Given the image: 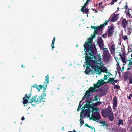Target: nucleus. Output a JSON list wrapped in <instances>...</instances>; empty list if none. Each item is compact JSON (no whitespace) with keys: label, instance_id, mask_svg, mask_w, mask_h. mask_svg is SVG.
I'll list each match as a JSON object with an SVG mask.
<instances>
[{"label":"nucleus","instance_id":"a878e982","mask_svg":"<svg viewBox=\"0 0 132 132\" xmlns=\"http://www.w3.org/2000/svg\"><path fill=\"white\" fill-rule=\"evenodd\" d=\"M114 78H110L108 80V81L107 82H114Z\"/></svg>","mask_w":132,"mask_h":132},{"label":"nucleus","instance_id":"c85d7f7f","mask_svg":"<svg viewBox=\"0 0 132 132\" xmlns=\"http://www.w3.org/2000/svg\"><path fill=\"white\" fill-rule=\"evenodd\" d=\"M47 83H45L42 85V88H43L45 90L47 85Z\"/></svg>","mask_w":132,"mask_h":132},{"label":"nucleus","instance_id":"3c124183","mask_svg":"<svg viewBox=\"0 0 132 132\" xmlns=\"http://www.w3.org/2000/svg\"><path fill=\"white\" fill-rule=\"evenodd\" d=\"M92 10H93L94 11V12L95 13H97L98 12V11L95 9H92Z\"/></svg>","mask_w":132,"mask_h":132},{"label":"nucleus","instance_id":"4be33fe9","mask_svg":"<svg viewBox=\"0 0 132 132\" xmlns=\"http://www.w3.org/2000/svg\"><path fill=\"white\" fill-rule=\"evenodd\" d=\"M100 123L102 124V125L101 126H103L104 127L106 126H108L107 124L106 123V122L105 121H100Z\"/></svg>","mask_w":132,"mask_h":132},{"label":"nucleus","instance_id":"69168bd1","mask_svg":"<svg viewBox=\"0 0 132 132\" xmlns=\"http://www.w3.org/2000/svg\"><path fill=\"white\" fill-rule=\"evenodd\" d=\"M118 82V80H114V82Z\"/></svg>","mask_w":132,"mask_h":132},{"label":"nucleus","instance_id":"052dcab7","mask_svg":"<svg viewBox=\"0 0 132 132\" xmlns=\"http://www.w3.org/2000/svg\"><path fill=\"white\" fill-rule=\"evenodd\" d=\"M122 69L121 70V71L122 72L123 71V70H124V66H123V67H122Z\"/></svg>","mask_w":132,"mask_h":132},{"label":"nucleus","instance_id":"5701e85b","mask_svg":"<svg viewBox=\"0 0 132 132\" xmlns=\"http://www.w3.org/2000/svg\"><path fill=\"white\" fill-rule=\"evenodd\" d=\"M50 79L48 76V74L45 76V82H49Z\"/></svg>","mask_w":132,"mask_h":132},{"label":"nucleus","instance_id":"a211bd4d","mask_svg":"<svg viewBox=\"0 0 132 132\" xmlns=\"http://www.w3.org/2000/svg\"><path fill=\"white\" fill-rule=\"evenodd\" d=\"M32 87L35 88L36 87L37 89L39 92L42 88V85H37L35 84L33 85Z\"/></svg>","mask_w":132,"mask_h":132},{"label":"nucleus","instance_id":"393cba45","mask_svg":"<svg viewBox=\"0 0 132 132\" xmlns=\"http://www.w3.org/2000/svg\"><path fill=\"white\" fill-rule=\"evenodd\" d=\"M119 122L118 123V125H123V121L122 120L120 119L119 120Z\"/></svg>","mask_w":132,"mask_h":132},{"label":"nucleus","instance_id":"864d4df0","mask_svg":"<svg viewBox=\"0 0 132 132\" xmlns=\"http://www.w3.org/2000/svg\"><path fill=\"white\" fill-rule=\"evenodd\" d=\"M115 2L114 1H113V0H112L111 2V5H113L114 4V2Z\"/></svg>","mask_w":132,"mask_h":132},{"label":"nucleus","instance_id":"ea45409f","mask_svg":"<svg viewBox=\"0 0 132 132\" xmlns=\"http://www.w3.org/2000/svg\"><path fill=\"white\" fill-rule=\"evenodd\" d=\"M131 65H132V61H131V60H130L129 62L128 65V67H130Z\"/></svg>","mask_w":132,"mask_h":132},{"label":"nucleus","instance_id":"6e6d98bb","mask_svg":"<svg viewBox=\"0 0 132 132\" xmlns=\"http://www.w3.org/2000/svg\"><path fill=\"white\" fill-rule=\"evenodd\" d=\"M84 9L82 7V8L81 9V11L83 12V13H84Z\"/></svg>","mask_w":132,"mask_h":132},{"label":"nucleus","instance_id":"c756f323","mask_svg":"<svg viewBox=\"0 0 132 132\" xmlns=\"http://www.w3.org/2000/svg\"><path fill=\"white\" fill-rule=\"evenodd\" d=\"M113 85L114 86V89H119L120 88V86L117 85H115V83H113Z\"/></svg>","mask_w":132,"mask_h":132},{"label":"nucleus","instance_id":"13d9d810","mask_svg":"<svg viewBox=\"0 0 132 132\" xmlns=\"http://www.w3.org/2000/svg\"><path fill=\"white\" fill-rule=\"evenodd\" d=\"M118 53H119V54L118 55H119L121 58L123 57L122 56V55L120 53V52H119Z\"/></svg>","mask_w":132,"mask_h":132},{"label":"nucleus","instance_id":"a19ab883","mask_svg":"<svg viewBox=\"0 0 132 132\" xmlns=\"http://www.w3.org/2000/svg\"><path fill=\"white\" fill-rule=\"evenodd\" d=\"M84 116H85V115H84V116L83 115V113L82 112H81V113L80 115V119H82V118H83Z\"/></svg>","mask_w":132,"mask_h":132},{"label":"nucleus","instance_id":"603ef678","mask_svg":"<svg viewBox=\"0 0 132 132\" xmlns=\"http://www.w3.org/2000/svg\"><path fill=\"white\" fill-rule=\"evenodd\" d=\"M99 99V98L98 97H97V96H96V97H95V100L96 101H98V100Z\"/></svg>","mask_w":132,"mask_h":132},{"label":"nucleus","instance_id":"e433bc0d","mask_svg":"<svg viewBox=\"0 0 132 132\" xmlns=\"http://www.w3.org/2000/svg\"><path fill=\"white\" fill-rule=\"evenodd\" d=\"M121 49L122 51L123 52V53H122V55L123 56H124V55H125V49L124 48V49L123 50L122 49V48H121Z\"/></svg>","mask_w":132,"mask_h":132},{"label":"nucleus","instance_id":"774afa93","mask_svg":"<svg viewBox=\"0 0 132 132\" xmlns=\"http://www.w3.org/2000/svg\"><path fill=\"white\" fill-rule=\"evenodd\" d=\"M88 5V4L89 2H88L87 1H86V3Z\"/></svg>","mask_w":132,"mask_h":132},{"label":"nucleus","instance_id":"f704fd0d","mask_svg":"<svg viewBox=\"0 0 132 132\" xmlns=\"http://www.w3.org/2000/svg\"><path fill=\"white\" fill-rule=\"evenodd\" d=\"M101 102H98L96 103H95V105L96 106H97L98 105H100L101 104Z\"/></svg>","mask_w":132,"mask_h":132},{"label":"nucleus","instance_id":"6e6552de","mask_svg":"<svg viewBox=\"0 0 132 132\" xmlns=\"http://www.w3.org/2000/svg\"><path fill=\"white\" fill-rule=\"evenodd\" d=\"M105 83H96V84H94V87H90L89 88L88 90L90 92H93L95 91L96 88H99L100 86H102Z\"/></svg>","mask_w":132,"mask_h":132},{"label":"nucleus","instance_id":"338daca9","mask_svg":"<svg viewBox=\"0 0 132 132\" xmlns=\"http://www.w3.org/2000/svg\"><path fill=\"white\" fill-rule=\"evenodd\" d=\"M86 6H85V5H84L83 6H82V8H83L84 9H85V8L86 7Z\"/></svg>","mask_w":132,"mask_h":132},{"label":"nucleus","instance_id":"473e14b6","mask_svg":"<svg viewBox=\"0 0 132 132\" xmlns=\"http://www.w3.org/2000/svg\"><path fill=\"white\" fill-rule=\"evenodd\" d=\"M97 82H105L103 78V79H101L98 80Z\"/></svg>","mask_w":132,"mask_h":132},{"label":"nucleus","instance_id":"79ce46f5","mask_svg":"<svg viewBox=\"0 0 132 132\" xmlns=\"http://www.w3.org/2000/svg\"><path fill=\"white\" fill-rule=\"evenodd\" d=\"M122 61L123 63H125L126 62L125 59L124 57H122L121 58Z\"/></svg>","mask_w":132,"mask_h":132},{"label":"nucleus","instance_id":"423d86ee","mask_svg":"<svg viewBox=\"0 0 132 132\" xmlns=\"http://www.w3.org/2000/svg\"><path fill=\"white\" fill-rule=\"evenodd\" d=\"M85 52L86 55L85 58L86 65L91 66L94 70H95V66L94 65L95 64V62H94V60H92L91 57L88 56V54L87 53H88L87 52Z\"/></svg>","mask_w":132,"mask_h":132},{"label":"nucleus","instance_id":"7c9ffc66","mask_svg":"<svg viewBox=\"0 0 132 132\" xmlns=\"http://www.w3.org/2000/svg\"><path fill=\"white\" fill-rule=\"evenodd\" d=\"M117 69L119 73V74L121 71V67L120 66H118L117 67Z\"/></svg>","mask_w":132,"mask_h":132},{"label":"nucleus","instance_id":"c9c22d12","mask_svg":"<svg viewBox=\"0 0 132 132\" xmlns=\"http://www.w3.org/2000/svg\"><path fill=\"white\" fill-rule=\"evenodd\" d=\"M127 15L130 18H132V16L130 14V13L129 12V11H128L127 12Z\"/></svg>","mask_w":132,"mask_h":132},{"label":"nucleus","instance_id":"ddd939ff","mask_svg":"<svg viewBox=\"0 0 132 132\" xmlns=\"http://www.w3.org/2000/svg\"><path fill=\"white\" fill-rule=\"evenodd\" d=\"M112 45L111 46L110 48V51L112 55L113 56H115V45L113 42H112L111 43Z\"/></svg>","mask_w":132,"mask_h":132},{"label":"nucleus","instance_id":"49530a36","mask_svg":"<svg viewBox=\"0 0 132 132\" xmlns=\"http://www.w3.org/2000/svg\"><path fill=\"white\" fill-rule=\"evenodd\" d=\"M24 97H25V98H27V99H29V96H28L27 94H26L25 95V96Z\"/></svg>","mask_w":132,"mask_h":132},{"label":"nucleus","instance_id":"4c0bfd02","mask_svg":"<svg viewBox=\"0 0 132 132\" xmlns=\"http://www.w3.org/2000/svg\"><path fill=\"white\" fill-rule=\"evenodd\" d=\"M84 13H87L89 11V9L87 8H86L84 9Z\"/></svg>","mask_w":132,"mask_h":132},{"label":"nucleus","instance_id":"680f3d73","mask_svg":"<svg viewBox=\"0 0 132 132\" xmlns=\"http://www.w3.org/2000/svg\"><path fill=\"white\" fill-rule=\"evenodd\" d=\"M25 119V118L24 116L22 117L21 118V120L22 121L24 120Z\"/></svg>","mask_w":132,"mask_h":132},{"label":"nucleus","instance_id":"2eb2a0df","mask_svg":"<svg viewBox=\"0 0 132 132\" xmlns=\"http://www.w3.org/2000/svg\"><path fill=\"white\" fill-rule=\"evenodd\" d=\"M117 103V99L116 96H114L113 99V109L115 110L116 108Z\"/></svg>","mask_w":132,"mask_h":132},{"label":"nucleus","instance_id":"4d7b16f0","mask_svg":"<svg viewBox=\"0 0 132 132\" xmlns=\"http://www.w3.org/2000/svg\"><path fill=\"white\" fill-rule=\"evenodd\" d=\"M127 4V3H126V5L124 7V8L125 9H127V6L126 5V4Z\"/></svg>","mask_w":132,"mask_h":132},{"label":"nucleus","instance_id":"e2e57ef3","mask_svg":"<svg viewBox=\"0 0 132 132\" xmlns=\"http://www.w3.org/2000/svg\"><path fill=\"white\" fill-rule=\"evenodd\" d=\"M130 69H131L130 67H129L128 68H127V70H130Z\"/></svg>","mask_w":132,"mask_h":132},{"label":"nucleus","instance_id":"58836bf2","mask_svg":"<svg viewBox=\"0 0 132 132\" xmlns=\"http://www.w3.org/2000/svg\"><path fill=\"white\" fill-rule=\"evenodd\" d=\"M123 38L124 40H126L128 38L127 36L126 35H125L123 37Z\"/></svg>","mask_w":132,"mask_h":132},{"label":"nucleus","instance_id":"7ed1b4c3","mask_svg":"<svg viewBox=\"0 0 132 132\" xmlns=\"http://www.w3.org/2000/svg\"><path fill=\"white\" fill-rule=\"evenodd\" d=\"M37 96H34L31 99V103L33 106H34L36 104L40 103L41 101L42 102L45 101V98H44L42 95L39 96L37 99Z\"/></svg>","mask_w":132,"mask_h":132},{"label":"nucleus","instance_id":"b1692460","mask_svg":"<svg viewBox=\"0 0 132 132\" xmlns=\"http://www.w3.org/2000/svg\"><path fill=\"white\" fill-rule=\"evenodd\" d=\"M23 103L24 104H26L28 103V99H26L25 97H23Z\"/></svg>","mask_w":132,"mask_h":132},{"label":"nucleus","instance_id":"6ab92c4d","mask_svg":"<svg viewBox=\"0 0 132 132\" xmlns=\"http://www.w3.org/2000/svg\"><path fill=\"white\" fill-rule=\"evenodd\" d=\"M90 92L88 90H87L85 93V94L83 97L86 98H87L88 97L90 96Z\"/></svg>","mask_w":132,"mask_h":132},{"label":"nucleus","instance_id":"a18cd8bd","mask_svg":"<svg viewBox=\"0 0 132 132\" xmlns=\"http://www.w3.org/2000/svg\"><path fill=\"white\" fill-rule=\"evenodd\" d=\"M90 27L91 28L94 29V30H96V26H92Z\"/></svg>","mask_w":132,"mask_h":132},{"label":"nucleus","instance_id":"09e8293b","mask_svg":"<svg viewBox=\"0 0 132 132\" xmlns=\"http://www.w3.org/2000/svg\"><path fill=\"white\" fill-rule=\"evenodd\" d=\"M131 97H132V94H131L129 96L128 98L130 100L131 99Z\"/></svg>","mask_w":132,"mask_h":132},{"label":"nucleus","instance_id":"cd10ccee","mask_svg":"<svg viewBox=\"0 0 132 132\" xmlns=\"http://www.w3.org/2000/svg\"><path fill=\"white\" fill-rule=\"evenodd\" d=\"M127 29H128V33L129 34H130L132 32V28L128 27Z\"/></svg>","mask_w":132,"mask_h":132},{"label":"nucleus","instance_id":"de8ad7c7","mask_svg":"<svg viewBox=\"0 0 132 132\" xmlns=\"http://www.w3.org/2000/svg\"><path fill=\"white\" fill-rule=\"evenodd\" d=\"M81 105L80 104H79L78 106V109L77 110V111H78L79 109H80L81 108Z\"/></svg>","mask_w":132,"mask_h":132},{"label":"nucleus","instance_id":"9d476101","mask_svg":"<svg viewBox=\"0 0 132 132\" xmlns=\"http://www.w3.org/2000/svg\"><path fill=\"white\" fill-rule=\"evenodd\" d=\"M97 43L99 45V47L103 51L104 48H106L104 47V45L103 41L102 40V37H99L97 39Z\"/></svg>","mask_w":132,"mask_h":132},{"label":"nucleus","instance_id":"72a5a7b5","mask_svg":"<svg viewBox=\"0 0 132 132\" xmlns=\"http://www.w3.org/2000/svg\"><path fill=\"white\" fill-rule=\"evenodd\" d=\"M107 36H108L107 33H105L103 34L102 36V37L104 38H106Z\"/></svg>","mask_w":132,"mask_h":132},{"label":"nucleus","instance_id":"1a4fd4ad","mask_svg":"<svg viewBox=\"0 0 132 132\" xmlns=\"http://www.w3.org/2000/svg\"><path fill=\"white\" fill-rule=\"evenodd\" d=\"M131 75V73L127 72L125 73V80L128 82L129 81V82H132V79Z\"/></svg>","mask_w":132,"mask_h":132},{"label":"nucleus","instance_id":"f8f14e48","mask_svg":"<svg viewBox=\"0 0 132 132\" xmlns=\"http://www.w3.org/2000/svg\"><path fill=\"white\" fill-rule=\"evenodd\" d=\"M114 27L113 26H111L107 30V34L108 37H111L114 32Z\"/></svg>","mask_w":132,"mask_h":132},{"label":"nucleus","instance_id":"dca6fc26","mask_svg":"<svg viewBox=\"0 0 132 132\" xmlns=\"http://www.w3.org/2000/svg\"><path fill=\"white\" fill-rule=\"evenodd\" d=\"M91 67L90 65H87L86 66V69L85 70V72L86 74H90L92 71V70L90 68Z\"/></svg>","mask_w":132,"mask_h":132},{"label":"nucleus","instance_id":"0e129e2a","mask_svg":"<svg viewBox=\"0 0 132 132\" xmlns=\"http://www.w3.org/2000/svg\"><path fill=\"white\" fill-rule=\"evenodd\" d=\"M119 62H117V66H119Z\"/></svg>","mask_w":132,"mask_h":132},{"label":"nucleus","instance_id":"f257e3e1","mask_svg":"<svg viewBox=\"0 0 132 132\" xmlns=\"http://www.w3.org/2000/svg\"><path fill=\"white\" fill-rule=\"evenodd\" d=\"M92 36V37L89 38L88 41L85 42L84 45V50L91 56H93V54H95L97 52L95 45L92 44L93 39L94 38H93V36Z\"/></svg>","mask_w":132,"mask_h":132},{"label":"nucleus","instance_id":"37998d69","mask_svg":"<svg viewBox=\"0 0 132 132\" xmlns=\"http://www.w3.org/2000/svg\"><path fill=\"white\" fill-rule=\"evenodd\" d=\"M87 114L88 115V116L89 117H90V116L89 113H90V111L89 110H86Z\"/></svg>","mask_w":132,"mask_h":132},{"label":"nucleus","instance_id":"5fc2aeb1","mask_svg":"<svg viewBox=\"0 0 132 132\" xmlns=\"http://www.w3.org/2000/svg\"><path fill=\"white\" fill-rule=\"evenodd\" d=\"M107 70L106 69H105V70H103L102 71L103 72L107 73Z\"/></svg>","mask_w":132,"mask_h":132},{"label":"nucleus","instance_id":"9b49d317","mask_svg":"<svg viewBox=\"0 0 132 132\" xmlns=\"http://www.w3.org/2000/svg\"><path fill=\"white\" fill-rule=\"evenodd\" d=\"M110 18H109L108 20H105V22L102 25H100V26H96V30L98 31H99L101 30H102L104 27L106 25L108 22L110 21Z\"/></svg>","mask_w":132,"mask_h":132},{"label":"nucleus","instance_id":"20e7f679","mask_svg":"<svg viewBox=\"0 0 132 132\" xmlns=\"http://www.w3.org/2000/svg\"><path fill=\"white\" fill-rule=\"evenodd\" d=\"M95 110H99L98 108H95L92 109V115L91 119L94 121H98L101 118L100 115L97 111L94 112Z\"/></svg>","mask_w":132,"mask_h":132},{"label":"nucleus","instance_id":"bb28decb","mask_svg":"<svg viewBox=\"0 0 132 132\" xmlns=\"http://www.w3.org/2000/svg\"><path fill=\"white\" fill-rule=\"evenodd\" d=\"M97 31L96 29L94 30L93 35V36L92 34H91V35L93 36V38H94L96 36V35L98 34Z\"/></svg>","mask_w":132,"mask_h":132},{"label":"nucleus","instance_id":"4468645a","mask_svg":"<svg viewBox=\"0 0 132 132\" xmlns=\"http://www.w3.org/2000/svg\"><path fill=\"white\" fill-rule=\"evenodd\" d=\"M128 21L126 20L125 18H124L122 20L121 24L123 26V27L125 28L128 24Z\"/></svg>","mask_w":132,"mask_h":132},{"label":"nucleus","instance_id":"8fccbe9b","mask_svg":"<svg viewBox=\"0 0 132 132\" xmlns=\"http://www.w3.org/2000/svg\"><path fill=\"white\" fill-rule=\"evenodd\" d=\"M85 126L88 127L89 128L92 127L91 126H90L87 124H85Z\"/></svg>","mask_w":132,"mask_h":132},{"label":"nucleus","instance_id":"2f4dec72","mask_svg":"<svg viewBox=\"0 0 132 132\" xmlns=\"http://www.w3.org/2000/svg\"><path fill=\"white\" fill-rule=\"evenodd\" d=\"M80 126L81 127L82 126V125L84 124V120L82 119H80Z\"/></svg>","mask_w":132,"mask_h":132},{"label":"nucleus","instance_id":"f03ea898","mask_svg":"<svg viewBox=\"0 0 132 132\" xmlns=\"http://www.w3.org/2000/svg\"><path fill=\"white\" fill-rule=\"evenodd\" d=\"M94 56L93 57L95 59L94 62H95V64L94 65L95 66L94 72H96V74H101L102 71H100L101 68L100 66L102 65V63L101 60V58L100 55V54H98L96 56H94L93 55L92 56Z\"/></svg>","mask_w":132,"mask_h":132},{"label":"nucleus","instance_id":"412c9836","mask_svg":"<svg viewBox=\"0 0 132 132\" xmlns=\"http://www.w3.org/2000/svg\"><path fill=\"white\" fill-rule=\"evenodd\" d=\"M56 40V38L55 37H54L53 39V40L52 41V43L51 45V46L52 47V50H53L55 48V47L54 46V43L55 42V40Z\"/></svg>","mask_w":132,"mask_h":132},{"label":"nucleus","instance_id":"aec40b11","mask_svg":"<svg viewBox=\"0 0 132 132\" xmlns=\"http://www.w3.org/2000/svg\"><path fill=\"white\" fill-rule=\"evenodd\" d=\"M117 16H116L115 15H113L111 19V21L112 22H115L117 21Z\"/></svg>","mask_w":132,"mask_h":132},{"label":"nucleus","instance_id":"bf43d9fd","mask_svg":"<svg viewBox=\"0 0 132 132\" xmlns=\"http://www.w3.org/2000/svg\"><path fill=\"white\" fill-rule=\"evenodd\" d=\"M102 2H100L99 4V7H100V6L101 5H102Z\"/></svg>","mask_w":132,"mask_h":132},{"label":"nucleus","instance_id":"0eeeda50","mask_svg":"<svg viewBox=\"0 0 132 132\" xmlns=\"http://www.w3.org/2000/svg\"><path fill=\"white\" fill-rule=\"evenodd\" d=\"M112 110L110 106L103 110L102 112V115L104 118H107L112 112Z\"/></svg>","mask_w":132,"mask_h":132},{"label":"nucleus","instance_id":"c03bdc74","mask_svg":"<svg viewBox=\"0 0 132 132\" xmlns=\"http://www.w3.org/2000/svg\"><path fill=\"white\" fill-rule=\"evenodd\" d=\"M107 75H104V77H105L103 78V79L104 80H106L107 79L108 77H107Z\"/></svg>","mask_w":132,"mask_h":132},{"label":"nucleus","instance_id":"39448f33","mask_svg":"<svg viewBox=\"0 0 132 132\" xmlns=\"http://www.w3.org/2000/svg\"><path fill=\"white\" fill-rule=\"evenodd\" d=\"M103 51V59L104 61L109 62H110L111 56L110 53L107 48H105Z\"/></svg>","mask_w":132,"mask_h":132},{"label":"nucleus","instance_id":"f3484780","mask_svg":"<svg viewBox=\"0 0 132 132\" xmlns=\"http://www.w3.org/2000/svg\"><path fill=\"white\" fill-rule=\"evenodd\" d=\"M109 120L110 121H113L114 119V114L112 112L111 114H109L108 116Z\"/></svg>","mask_w":132,"mask_h":132}]
</instances>
